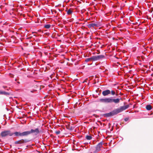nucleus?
<instances>
[{
  "mask_svg": "<svg viewBox=\"0 0 153 153\" xmlns=\"http://www.w3.org/2000/svg\"><path fill=\"white\" fill-rule=\"evenodd\" d=\"M26 132L27 136L32 133H34L35 135H36L40 133L38 128H36L35 129H31L30 131H27Z\"/></svg>",
  "mask_w": 153,
  "mask_h": 153,
  "instance_id": "6",
  "label": "nucleus"
},
{
  "mask_svg": "<svg viewBox=\"0 0 153 153\" xmlns=\"http://www.w3.org/2000/svg\"><path fill=\"white\" fill-rule=\"evenodd\" d=\"M94 61L100 60L105 58V56L102 55L93 56Z\"/></svg>",
  "mask_w": 153,
  "mask_h": 153,
  "instance_id": "8",
  "label": "nucleus"
},
{
  "mask_svg": "<svg viewBox=\"0 0 153 153\" xmlns=\"http://www.w3.org/2000/svg\"><path fill=\"white\" fill-rule=\"evenodd\" d=\"M29 141L27 139H21L18 141H16L15 142V143L16 144H23L24 143L28 142Z\"/></svg>",
  "mask_w": 153,
  "mask_h": 153,
  "instance_id": "9",
  "label": "nucleus"
},
{
  "mask_svg": "<svg viewBox=\"0 0 153 153\" xmlns=\"http://www.w3.org/2000/svg\"><path fill=\"white\" fill-rule=\"evenodd\" d=\"M129 107V105H128L120 107L119 108H117L109 113L106 114V115L108 117L113 116L127 109Z\"/></svg>",
  "mask_w": 153,
  "mask_h": 153,
  "instance_id": "2",
  "label": "nucleus"
},
{
  "mask_svg": "<svg viewBox=\"0 0 153 153\" xmlns=\"http://www.w3.org/2000/svg\"><path fill=\"white\" fill-rule=\"evenodd\" d=\"M3 88H4V89H5L6 90H7V91H8V90H9V89H10V88H7V89H5V88H7V87H6L3 86Z\"/></svg>",
  "mask_w": 153,
  "mask_h": 153,
  "instance_id": "21",
  "label": "nucleus"
},
{
  "mask_svg": "<svg viewBox=\"0 0 153 153\" xmlns=\"http://www.w3.org/2000/svg\"><path fill=\"white\" fill-rule=\"evenodd\" d=\"M103 142L101 141L96 146V151L98 152L101 150V148H103L102 145L103 144Z\"/></svg>",
  "mask_w": 153,
  "mask_h": 153,
  "instance_id": "7",
  "label": "nucleus"
},
{
  "mask_svg": "<svg viewBox=\"0 0 153 153\" xmlns=\"http://www.w3.org/2000/svg\"><path fill=\"white\" fill-rule=\"evenodd\" d=\"M146 108L148 110H150L152 108V106L150 105H148L146 106Z\"/></svg>",
  "mask_w": 153,
  "mask_h": 153,
  "instance_id": "14",
  "label": "nucleus"
},
{
  "mask_svg": "<svg viewBox=\"0 0 153 153\" xmlns=\"http://www.w3.org/2000/svg\"><path fill=\"white\" fill-rule=\"evenodd\" d=\"M13 135V132H11L9 130L2 131L1 133V135L2 137H4L7 136H11Z\"/></svg>",
  "mask_w": 153,
  "mask_h": 153,
  "instance_id": "4",
  "label": "nucleus"
},
{
  "mask_svg": "<svg viewBox=\"0 0 153 153\" xmlns=\"http://www.w3.org/2000/svg\"><path fill=\"white\" fill-rule=\"evenodd\" d=\"M93 56L91 57L90 58H88L85 59V62H88L89 61H94Z\"/></svg>",
  "mask_w": 153,
  "mask_h": 153,
  "instance_id": "13",
  "label": "nucleus"
},
{
  "mask_svg": "<svg viewBox=\"0 0 153 153\" xmlns=\"http://www.w3.org/2000/svg\"><path fill=\"white\" fill-rule=\"evenodd\" d=\"M111 93L112 95H114L115 94V92L114 91L112 90L111 91Z\"/></svg>",
  "mask_w": 153,
  "mask_h": 153,
  "instance_id": "18",
  "label": "nucleus"
},
{
  "mask_svg": "<svg viewBox=\"0 0 153 153\" xmlns=\"http://www.w3.org/2000/svg\"><path fill=\"white\" fill-rule=\"evenodd\" d=\"M72 13V11L70 10L69 9L67 11V13L68 15L71 14Z\"/></svg>",
  "mask_w": 153,
  "mask_h": 153,
  "instance_id": "17",
  "label": "nucleus"
},
{
  "mask_svg": "<svg viewBox=\"0 0 153 153\" xmlns=\"http://www.w3.org/2000/svg\"><path fill=\"white\" fill-rule=\"evenodd\" d=\"M129 107V105H128L120 107L119 108H117L109 113L106 114V115L108 117L113 116L127 109Z\"/></svg>",
  "mask_w": 153,
  "mask_h": 153,
  "instance_id": "1",
  "label": "nucleus"
},
{
  "mask_svg": "<svg viewBox=\"0 0 153 153\" xmlns=\"http://www.w3.org/2000/svg\"><path fill=\"white\" fill-rule=\"evenodd\" d=\"M128 120V118L126 117L124 119V120L125 121H127Z\"/></svg>",
  "mask_w": 153,
  "mask_h": 153,
  "instance_id": "20",
  "label": "nucleus"
},
{
  "mask_svg": "<svg viewBox=\"0 0 153 153\" xmlns=\"http://www.w3.org/2000/svg\"><path fill=\"white\" fill-rule=\"evenodd\" d=\"M0 94L7 96L9 95L10 94V93L8 92H6L5 91H0Z\"/></svg>",
  "mask_w": 153,
  "mask_h": 153,
  "instance_id": "11",
  "label": "nucleus"
},
{
  "mask_svg": "<svg viewBox=\"0 0 153 153\" xmlns=\"http://www.w3.org/2000/svg\"><path fill=\"white\" fill-rule=\"evenodd\" d=\"M13 135L14 134L16 137H25L27 136L26 131H24L22 132H20L16 131L14 132H13Z\"/></svg>",
  "mask_w": 153,
  "mask_h": 153,
  "instance_id": "5",
  "label": "nucleus"
},
{
  "mask_svg": "<svg viewBox=\"0 0 153 153\" xmlns=\"http://www.w3.org/2000/svg\"><path fill=\"white\" fill-rule=\"evenodd\" d=\"M111 93V91L109 90H106L102 91V94L104 96H108Z\"/></svg>",
  "mask_w": 153,
  "mask_h": 153,
  "instance_id": "10",
  "label": "nucleus"
},
{
  "mask_svg": "<svg viewBox=\"0 0 153 153\" xmlns=\"http://www.w3.org/2000/svg\"><path fill=\"white\" fill-rule=\"evenodd\" d=\"M120 99L119 98L114 99L111 97H107L105 98H101L99 101L101 102L106 103H112L114 102L117 104L120 102Z\"/></svg>",
  "mask_w": 153,
  "mask_h": 153,
  "instance_id": "3",
  "label": "nucleus"
},
{
  "mask_svg": "<svg viewBox=\"0 0 153 153\" xmlns=\"http://www.w3.org/2000/svg\"><path fill=\"white\" fill-rule=\"evenodd\" d=\"M85 138L87 140H91L92 139V137L90 135H86L85 137Z\"/></svg>",
  "mask_w": 153,
  "mask_h": 153,
  "instance_id": "15",
  "label": "nucleus"
},
{
  "mask_svg": "<svg viewBox=\"0 0 153 153\" xmlns=\"http://www.w3.org/2000/svg\"><path fill=\"white\" fill-rule=\"evenodd\" d=\"M60 133V131L59 130H58V131H56V133L57 134H59Z\"/></svg>",
  "mask_w": 153,
  "mask_h": 153,
  "instance_id": "19",
  "label": "nucleus"
},
{
  "mask_svg": "<svg viewBox=\"0 0 153 153\" xmlns=\"http://www.w3.org/2000/svg\"><path fill=\"white\" fill-rule=\"evenodd\" d=\"M97 25L94 23H91L88 25V27L89 28H91L92 27H95L97 26Z\"/></svg>",
  "mask_w": 153,
  "mask_h": 153,
  "instance_id": "12",
  "label": "nucleus"
},
{
  "mask_svg": "<svg viewBox=\"0 0 153 153\" xmlns=\"http://www.w3.org/2000/svg\"><path fill=\"white\" fill-rule=\"evenodd\" d=\"M51 27V25L50 24L45 25H44V27L46 29H48Z\"/></svg>",
  "mask_w": 153,
  "mask_h": 153,
  "instance_id": "16",
  "label": "nucleus"
}]
</instances>
